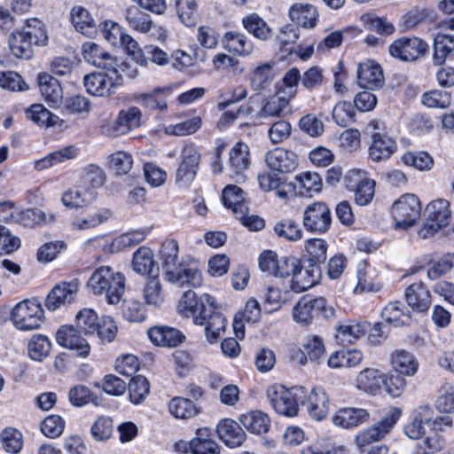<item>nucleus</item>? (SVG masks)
Instances as JSON below:
<instances>
[{"mask_svg":"<svg viewBox=\"0 0 454 454\" xmlns=\"http://www.w3.org/2000/svg\"><path fill=\"white\" fill-rule=\"evenodd\" d=\"M177 309L183 317H192L195 325H205V336L209 343H215L225 332L226 318L217 310L215 299L208 294L197 296L192 290L184 292Z\"/></svg>","mask_w":454,"mask_h":454,"instance_id":"1","label":"nucleus"},{"mask_svg":"<svg viewBox=\"0 0 454 454\" xmlns=\"http://www.w3.org/2000/svg\"><path fill=\"white\" fill-rule=\"evenodd\" d=\"M87 286L93 294H105L108 304H117L125 291V277L109 266H100L93 271Z\"/></svg>","mask_w":454,"mask_h":454,"instance_id":"2","label":"nucleus"},{"mask_svg":"<svg viewBox=\"0 0 454 454\" xmlns=\"http://www.w3.org/2000/svg\"><path fill=\"white\" fill-rule=\"evenodd\" d=\"M127 65L121 63L119 68H116V73L112 75L93 72L86 74L83 78V85L86 91L97 97L110 96L114 92V89L123 84V74L134 78L137 76V70L134 69L130 73L126 72Z\"/></svg>","mask_w":454,"mask_h":454,"instance_id":"3","label":"nucleus"},{"mask_svg":"<svg viewBox=\"0 0 454 454\" xmlns=\"http://www.w3.org/2000/svg\"><path fill=\"white\" fill-rule=\"evenodd\" d=\"M335 309L327 304L323 297L303 295L293 309L294 320L301 325H309L320 317L328 319L334 317Z\"/></svg>","mask_w":454,"mask_h":454,"instance_id":"4","label":"nucleus"},{"mask_svg":"<svg viewBox=\"0 0 454 454\" xmlns=\"http://www.w3.org/2000/svg\"><path fill=\"white\" fill-rule=\"evenodd\" d=\"M385 129V123L380 120H372L366 126V131L372 140L368 156L374 162L388 160L397 149L395 140L388 136Z\"/></svg>","mask_w":454,"mask_h":454,"instance_id":"5","label":"nucleus"},{"mask_svg":"<svg viewBox=\"0 0 454 454\" xmlns=\"http://www.w3.org/2000/svg\"><path fill=\"white\" fill-rule=\"evenodd\" d=\"M43 319V309L36 301H22L12 311V321L21 331L39 328Z\"/></svg>","mask_w":454,"mask_h":454,"instance_id":"6","label":"nucleus"},{"mask_svg":"<svg viewBox=\"0 0 454 454\" xmlns=\"http://www.w3.org/2000/svg\"><path fill=\"white\" fill-rule=\"evenodd\" d=\"M426 211L427 214L426 223L419 231L422 239H428L447 226L451 216L450 202L442 199L430 202Z\"/></svg>","mask_w":454,"mask_h":454,"instance_id":"7","label":"nucleus"},{"mask_svg":"<svg viewBox=\"0 0 454 454\" xmlns=\"http://www.w3.org/2000/svg\"><path fill=\"white\" fill-rule=\"evenodd\" d=\"M301 388L287 389L282 385L270 386L266 396L274 411L280 415L294 417L298 414L299 406L296 395Z\"/></svg>","mask_w":454,"mask_h":454,"instance_id":"8","label":"nucleus"},{"mask_svg":"<svg viewBox=\"0 0 454 454\" xmlns=\"http://www.w3.org/2000/svg\"><path fill=\"white\" fill-rule=\"evenodd\" d=\"M421 214L419 198L412 193L401 196L392 207V216L395 226L407 229L415 224Z\"/></svg>","mask_w":454,"mask_h":454,"instance_id":"9","label":"nucleus"},{"mask_svg":"<svg viewBox=\"0 0 454 454\" xmlns=\"http://www.w3.org/2000/svg\"><path fill=\"white\" fill-rule=\"evenodd\" d=\"M300 262V260L294 256L278 257L272 251H265L259 257L260 269L277 278L292 277Z\"/></svg>","mask_w":454,"mask_h":454,"instance_id":"10","label":"nucleus"},{"mask_svg":"<svg viewBox=\"0 0 454 454\" xmlns=\"http://www.w3.org/2000/svg\"><path fill=\"white\" fill-rule=\"evenodd\" d=\"M302 224L309 232L324 234L330 230L332 214L329 207L321 201L308 205L302 215Z\"/></svg>","mask_w":454,"mask_h":454,"instance_id":"11","label":"nucleus"},{"mask_svg":"<svg viewBox=\"0 0 454 454\" xmlns=\"http://www.w3.org/2000/svg\"><path fill=\"white\" fill-rule=\"evenodd\" d=\"M401 416V411L392 408L379 422L363 430L356 436V443L362 448L381 440L395 425Z\"/></svg>","mask_w":454,"mask_h":454,"instance_id":"12","label":"nucleus"},{"mask_svg":"<svg viewBox=\"0 0 454 454\" xmlns=\"http://www.w3.org/2000/svg\"><path fill=\"white\" fill-rule=\"evenodd\" d=\"M164 278L179 287H199L203 282L202 272L198 262H184L176 270L165 272Z\"/></svg>","mask_w":454,"mask_h":454,"instance_id":"13","label":"nucleus"},{"mask_svg":"<svg viewBox=\"0 0 454 454\" xmlns=\"http://www.w3.org/2000/svg\"><path fill=\"white\" fill-rule=\"evenodd\" d=\"M427 49V43L418 37H402L390 44L389 53L402 61H414L423 56Z\"/></svg>","mask_w":454,"mask_h":454,"instance_id":"14","label":"nucleus"},{"mask_svg":"<svg viewBox=\"0 0 454 454\" xmlns=\"http://www.w3.org/2000/svg\"><path fill=\"white\" fill-rule=\"evenodd\" d=\"M250 166L249 147L243 142H238L229 153L228 168L230 177L236 183L246 181V171Z\"/></svg>","mask_w":454,"mask_h":454,"instance_id":"15","label":"nucleus"},{"mask_svg":"<svg viewBox=\"0 0 454 454\" xmlns=\"http://www.w3.org/2000/svg\"><path fill=\"white\" fill-rule=\"evenodd\" d=\"M200 155L192 145H185L181 153V163L176 170V182L188 186L193 181L199 167Z\"/></svg>","mask_w":454,"mask_h":454,"instance_id":"16","label":"nucleus"},{"mask_svg":"<svg viewBox=\"0 0 454 454\" xmlns=\"http://www.w3.org/2000/svg\"><path fill=\"white\" fill-rule=\"evenodd\" d=\"M0 209L5 212L4 215H0V218L4 221H9L14 218L12 206L9 203L0 205ZM54 215H51L49 219L46 214L39 208H27L18 212L15 216V221L25 227H35L42 223H49L54 222Z\"/></svg>","mask_w":454,"mask_h":454,"instance_id":"17","label":"nucleus"},{"mask_svg":"<svg viewBox=\"0 0 454 454\" xmlns=\"http://www.w3.org/2000/svg\"><path fill=\"white\" fill-rule=\"evenodd\" d=\"M76 326L62 325L56 333V340L60 346L76 351L77 356L86 357L90 352L87 340Z\"/></svg>","mask_w":454,"mask_h":454,"instance_id":"18","label":"nucleus"},{"mask_svg":"<svg viewBox=\"0 0 454 454\" xmlns=\"http://www.w3.org/2000/svg\"><path fill=\"white\" fill-rule=\"evenodd\" d=\"M82 56L89 64L116 73L119 68L117 60L100 45L93 42H86L82 46Z\"/></svg>","mask_w":454,"mask_h":454,"instance_id":"19","label":"nucleus"},{"mask_svg":"<svg viewBox=\"0 0 454 454\" xmlns=\"http://www.w3.org/2000/svg\"><path fill=\"white\" fill-rule=\"evenodd\" d=\"M79 285L77 280L71 282H61L55 286L45 300V307L50 310H56L60 306L73 302L78 292Z\"/></svg>","mask_w":454,"mask_h":454,"instance_id":"20","label":"nucleus"},{"mask_svg":"<svg viewBox=\"0 0 454 454\" xmlns=\"http://www.w3.org/2000/svg\"><path fill=\"white\" fill-rule=\"evenodd\" d=\"M409 307L417 313H426L432 305V295L428 287L418 281L408 286L404 292Z\"/></svg>","mask_w":454,"mask_h":454,"instance_id":"21","label":"nucleus"},{"mask_svg":"<svg viewBox=\"0 0 454 454\" xmlns=\"http://www.w3.org/2000/svg\"><path fill=\"white\" fill-rule=\"evenodd\" d=\"M267 166L278 173H290L298 167L297 155L290 150L282 147H277L265 155Z\"/></svg>","mask_w":454,"mask_h":454,"instance_id":"22","label":"nucleus"},{"mask_svg":"<svg viewBox=\"0 0 454 454\" xmlns=\"http://www.w3.org/2000/svg\"><path fill=\"white\" fill-rule=\"evenodd\" d=\"M279 93L280 90L262 99L260 109L256 114L258 119L280 118L290 112L289 104L291 100L286 96H280Z\"/></svg>","mask_w":454,"mask_h":454,"instance_id":"23","label":"nucleus"},{"mask_svg":"<svg viewBox=\"0 0 454 454\" xmlns=\"http://www.w3.org/2000/svg\"><path fill=\"white\" fill-rule=\"evenodd\" d=\"M322 271L318 265L309 264L303 268L300 263L293 274L290 288L294 293H301L317 285L321 278Z\"/></svg>","mask_w":454,"mask_h":454,"instance_id":"24","label":"nucleus"},{"mask_svg":"<svg viewBox=\"0 0 454 454\" xmlns=\"http://www.w3.org/2000/svg\"><path fill=\"white\" fill-rule=\"evenodd\" d=\"M357 83L366 90L381 88L384 76L380 66L372 60L360 63L357 67Z\"/></svg>","mask_w":454,"mask_h":454,"instance_id":"25","label":"nucleus"},{"mask_svg":"<svg viewBox=\"0 0 454 454\" xmlns=\"http://www.w3.org/2000/svg\"><path fill=\"white\" fill-rule=\"evenodd\" d=\"M216 432L223 442L230 448L239 447L247 437L242 427L231 419H222L216 427Z\"/></svg>","mask_w":454,"mask_h":454,"instance_id":"26","label":"nucleus"},{"mask_svg":"<svg viewBox=\"0 0 454 454\" xmlns=\"http://www.w3.org/2000/svg\"><path fill=\"white\" fill-rule=\"evenodd\" d=\"M370 413L362 408L346 407L339 409L333 417L335 426L342 428H352L369 420Z\"/></svg>","mask_w":454,"mask_h":454,"instance_id":"27","label":"nucleus"},{"mask_svg":"<svg viewBox=\"0 0 454 454\" xmlns=\"http://www.w3.org/2000/svg\"><path fill=\"white\" fill-rule=\"evenodd\" d=\"M147 335L150 340L162 347L175 348L183 342L184 335L177 329L169 326H153Z\"/></svg>","mask_w":454,"mask_h":454,"instance_id":"28","label":"nucleus"},{"mask_svg":"<svg viewBox=\"0 0 454 454\" xmlns=\"http://www.w3.org/2000/svg\"><path fill=\"white\" fill-rule=\"evenodd\" d=\"M38 85L41 94L48 105L51 107H58L63 98V91L59 82L49 74H40Z\"/></svg>","mask_w":454,"mask_h":454,"instance_id":"29","label":"nucleus"},{"mask_svg":"<svg viewBox=\"0 0 454 454\" xmlns=\"http://www.w3.org/2000/svg\"><path fill=\"white\" fill-rule=\"evenodd\" d=\"M223 205L231 208L236 217H244L248 213V206L244 191L233 184L227 185L223 191Z\"/></svg>","mask_w":454,"mask_h":454,"instance_id":"30","label":"nucleus"},{"mask_svg":"<svg viewBox=\"0 0 454 454\" xmlns=\"http://www.w3.org/2000/svg\"><path fill=\"white\" fill-rule=\"evenodd\" d=\"M311 418L319 421L324 419L329 411V398L321 387L313 388L303 403Z\"/></svg>","mask_w":454,"mask_h":454,"instance_id":"31","label":"nucleus"},{"mask_svg":"<svg viewBox=\"0 0 454 454\" xmlns=\"http://www.w3.org/2000/svg\"><path fill=\"white\" fill-rule=\"evenodd\" d=\"M289 17L297 27L311 28L317 22L318 13L312 4L296 3L290 7Z\"/></svg>","mask_w":454,"mask_h":454,"instance_id":"32","label":"nucleus"},{"mask_svg":"<svg viewBox=\"0 0 454 454\" xmlns=\"http://www.w3.org/2000/svg\"><path fill=\"white\" fill-rule=\"evenodd\" d=\"M71 22L76 31L88 37L98 34V25L87 9L82 6H74L70 13Z\"/></svg>","mask_w":454,"mask_h":454,"instance_id":"33","label":"nucleus"},{"mask_svg":"<svg viewBox=\"0 0 454 454\" xmlns=\"http://www.w3.org/2000/svg\"><path fill=\"white\" fill-rule=\"evenodd\" d=\"M381 316L387 323L395 327L408 325L411 322V312L399 301L386 305Z\"/></svg>","mask_w":454,"mask_h":454,"instance_id":"34","label":"nucleus"},{"mask_svg":"<svg viewBox=\"0 0 454 454\" xmlns=\"http://www.w3.org/2000/svg\"><path fill=\"white\" fill-rule=\"evenodd\" d=\"M383 382L384 373L375 368H365L356 379L357 388L371 395L378 394Z\"/></svg>","mask_w":454,"mask_h":454,"instance_id":"35","label":"nucleus"},{"mask_svg":"<svg viewBox=\"0 0 454 454\" xmlns=\"http://www.w3.org/2000/svg\"><path fill=\"white\" fill-rule=\"evenodd\" d=\"M223 46L230 52L248 56L254 50L253 43L242 33L228 31L222 39Z\"/></svg>","mask_w":454,"mask_h":454,"instance_id":"36","label":"nucleus"},{"mask_svg":"<svg viewBox=\"0 0 454 454\" xmlns=\"http://www.w3.org/2000/svg\"><path fill=\"white\" fill-rule=\"evenodd\" d=\"M97 192L86 189L81 184L65 192L62 195V202L68 207H82L91 203L97 197Z\"/></svg>","mask_w":454,"mask_h":454,"instance_id":"37","label":"nucleus"},{"mask_svg":"<svg viewBox=\"0 0 454 454\" xmlns=\"http://www.w3.org/2000/svg\"><path fill=\"white\" fill-rule=\"evenodd\" d=\"M141 112L132 106L127 110L120 111L118 118L113 125L112 136H119L129 132L130 129L140 126Z\"/></svg>","mask_w":454,"mask_h":454,"instance_id":"38","label":"nucleus"},{"mask_svg":"<svg viewBox=\"0 0 454 454\" xmlns=\"http://www.w3.org/2000/svg\"><path fill=\"white\" fill-rule=\"evenodd\" d=\"M242 25L249 34L258 40L267 41L273 35L272 28L255 12L243 17Z\"/></svg>","mask_w":454,"mask_h":454,"instance_id":"39","label":"nucleus"},{"mask_svg":"<svg viewBox=\"0 0 454 454\" xmlns=\"http://www.w3.org/2000/svg\"><path fill=\"white\" fill-rule=\"evenodd\" d=\"M294 188L298 190L301 196L312 197L318 193L323 187L322 178L316 172H303L294 178Z\"/></svg>","mask_w":454,"mask_h":454,"instance_id":"40","label":"nucleus"},{"mask_svg":"<svg viewBox=\"0 0 454 454\" xmlns=\"http://www.w3.org/2000/svg\"><path fill=\"white\" fill-rule=\"evenodd\" d=\"M239 422L247 430L255 434L267 433L270 425L268 415L260 411H252L241 415Z\"/></svg>","mask_w":454,"mask_h":454,"instance_id":"41","label":"nucleus"},{"mask_svg":"<svg viewBox=\"0 0 454 454\" xmlns=\"http://www.w3.org/2000/svg\"><path fill=\"white\" fill-rule=\"evenodd\" d=\"M366 323H348L337 326L335 338L341 345H348L355 342L363 337L368 331Z\"/></svg>","mask_w":454,"mask_h":454,"instance_id":"42","label":"nucleus"},{"mask_svg":"<svg viewBox=\"0 0 454 454\" xmlns=\"http://www.w3.org/2000/svg\"><path fill=\"white\" fill-rule=\"evenodd\" d=\"M391 364L395 372L402 375L412 376L419 367V363L415 356L406 350H396L392 354Z\"/></svg>","mask_w":454,"mask_h":454,"instance_id":"43","label":"nucleus"},{"mask_svg":"<svg viewBox=\"0 0 454 454\" xmlns=\"http://www.w3.org/2000/svg\"><path fill=\"white\" fill-rule=\"evenodd\" d=\"M32 45L43 46L48 42L44 24L37 19H28L25 25L18 28Z\"/></svg>","mask_w":454,"mask_h":454,"instance_id":"44","label":"nucleus"},{"mask_svg":"<svg viewBox=\"0 0 454 454\" xmlns=\"http://www.w3.org/2000/svg\"><path fill=\"white\" fill-rule=\"evenodd\" d=\"M179 247L175 239H167L161 244L160 251V259L161 266L165 272L176 270L184 262L178 260Z\"/></svg>","mask_w":454,"mask_h":454,"instance_id":"45","label":"nucleus"},{"mask_svg":"<svg viewBox=\"0 0 454 454\" xmlns=\"http://www.w3.org/2000/svg\"><path fill=\"white\" fill-rule=\"evenodd\" d=\"M8 45L11 52L18 59H29L33 56L32 43L18 28L10 34Z\"/></svg>","mask_w":454,"mask_h":454,"instance_id":"46","label":"nucleus"},{"mask_svg":"<svg viewBox=\"0 0 454 454\" xmlns=\"http://www.w3.org/2000/svg\"><path fill=\"white\" fill-rule=\"evenodd\" d=\"M454 51V35L439 33L434 40L433 61L434 65H442L448 55Z\"/></svg>","mask_w":454,"mask_h":454,"instance_id":"47","label":"nucleus"},{"mask_svg":"<svg viewBox=\"0 0 454 454\" xmlns=\"http://www.w3.org/2000/svg\"><path fill=\"white\" fill-rule=\"evenodd\" d=\"M143 297L147 305L158 308L164 302V294L158 276L150 277L143 289Z\"/></svg>","mask_w":454,"mask_h":454,"instance_id":"48","label":"nucleus"},{"mask_svg":"<svg viewBox=\"0 0 454 454\" xmlns=\"http://www.w3.org/2000/svg\"><path fill=\"white\" fill-rule=\"evenodd\" d=\"M129 390V399L135 404L142 403L150 393L149 380L142 376L137 375L132 377L127 386Z\"/></svg>","mask_w":454,"mask_h":454,"instance_id":"49","label":"nucleus"},{"mask_svg":"<svg viewBox=\"0 0 454 454\" xmlns=\"http://www.w3.org/2000/svg\"><path fill=\"white\" fill-rule=\"evenodd\" d=\"M168 411L175 418L183 419L192 418L200 412L192 401L180 396L170 400Z\"/></svg>","mask_w":454,"mask_h":454,"instance_id":"50","label":"nucleus"},{"mask_svg":"<svg viewBox=\"0 0 454 454\" xmlns=\"http://www.w3.org/2000/svg\"><path fill=\"white\" fill-rule=\"evenodd\" d=\"M100 318L91 309H81L75 317L76 327L86 336L95 334Z\"/></svg>","mask_w":454,"mask_h":454,"instance_id":"51","label":"nucleus"},{"mask_svg":"<svg viewBox=\"0 0 454 454\" xmlns=\"http://www.w3.org/2000/svg\"><path fill=\"white\" fill-rule=\"evenodd\" d=\"M154 265L153 253L146 247H140L133 254L132 268L140 274H149Z\"/></svg>","mask_w":454,"mask_h":454,"instance_id":"52","label":"nucleus"},{"mask_svg":"<svg viewBox=\"0 0 454 454\" xmlns=\"http://www.w3.org/2000/svg\"><path fill=\"white\" fill-rule=\"evenodd\" d=\"M274 77L273 67L270 63H263L254 68L251 75V86L255 91L265 90Z\"/></svg>","mask_w":454,"mask_h":454,"instance_id":"53","label":"nucleus"},{"mask_svg":"<svg viewBox=\"0 0 454 454\" xmlns=\"http://www.w3.org/2000/svg\"><path fill=\"white\" fill-rule=\"evenodd\" d=\"M27 118L31 120L38 126L51 127L59 121V117L52 114L41 104H35L26 111Z\"/></svg>","mask_w":454,"mask_h":454,"instance_id":"54","label":"nucleus"},{"mask_svg":"<svg viewBox=\"0 0 454 454\" xmlns=\"http://www.w3.org/2000/svg\"><path fill=\"white\" fill-rule=\"evenodd\" d=\"M125 17L129 25L137 31L147 33L151 29L153 23L150 15L137 6L128 8Z\"/></svg>","mask_w":454,"mask_h":454,"instance_id":"55","label":"nucleus"},{"mask_svg":"<svg viewBox=\"0 0 454 454\" xmlns=\"http://www.w3.org/2000/svg\"><path fill=\"white\" fill-rule=\"evenodd\" d=\"M179 20L187 27L195 26L198 20L197 4L195 0H175Z\"/></svg>","mask_w":454,"mask_h":454,"instance_id":"56","label":"nucleus"},{"mask_svg":"<svg viewBox=\"0 0 454 454\" xmlns=\"http://www.w3.org/2000/svg\"><path fill=\"white\" fill-rule=\"evenodd\" d=\"M325 348L323 339L317 335H309L304 339L301 353L305 360L312 362L319 360L325 354Z\"/></svg>","mask_w":454,"mask_h":454,"instance_id":"57","label":"nucleus"},{"mask_svg":"<svg viewBox=\"0 0 454 454\" xmlns=\"http://www.w3.org/2000/svg\"><path fill=\"white\" fill-rule=\"evenodd\" d=\"M274 231L278 237L288 241H297L302 238V230L293 219H285L274 225Z\"/></svg>","mask_w":454,"mask_h":454,"instance_id":"58","label":"nucleus"},{"mask_svg":"<svg viewBox=\"0 0 454 454\" xmlns=\"http://www.w3.org/2000/svg\"><path fill=\"white\" fill-rule=\"evenodd\" d=\"M328 245L322 239H309L305 243V249L309 255V262L310 264L318 265L325 262L327 257Z\"/></svg>","mask_w":454,"mask_h":454,"instance_id":"59","label":"nucleus"},{"mask_svg":"<svg viewBox=\"0 0 454 454\" xmlns=\"http://www.w3.org/2000/svg\"><path fill=\"white\" fill-rule=\"evenodd\" d=\"M51 344L43 335H34L28 342L27 351L29 356L35 361H42L51 350Z\"/></svg>","mask_w":454,"mask_h":454,"instance_id":"60","label":"nucleus"},{"mask_svg":"<svg viewBox=\"0 0 454 454\" xmlns=\"http://www.w3.org/2000/svg\"><path fill=\"white\" fill-rule=\"evenodd\" d=\"M105 178L104 171L98 166L91 164L84 168L80 184L86 189H92L96 192L104 184Z\"/></svg>","mask_w":454,"mask_h":454,"instance_id":"61","label":"nucleus"},{"mask_svg":"<svg viewBox=\"0 0 454 454\" xmlns=\"http://www.w3.org/2000/svg\"><path fill=\"white\" fill-rule=\"evenodd\" d=\"M355 109L350 102L338 103L333 109L332 116L340 127H347L355 121Z\"/></svg>","mask_w":454,"mask_h":454,"instance_id":"62","label":"nucleus"},{"mask_svg":"<svg viewBox=\"0 0 454 454\" xmlns=\"http://www.w3.org/2000/svg\"><path fill=\"white\" fill-rule=\"evenodd\" d=\"M114 432L113 419L108 416L98 417L90 427V434L96 441L108 440Z\"/></svg>","mask_w":454,"mask_h":454,"instance_id":"63","label":"nucleus"},{"mask_svg":"<svg viewBox=\"0 0 454 454\" xmlns=\"http://www.w3.org/2000/svg\"><path fill=\"white\" fill-rule=\"evenodd\" d=\"M435 407L440 412H454V386L449 383L443 384L439 389V396L435 402Z\"/></svg>","mask_w":454,"mask_h":454,"instance_id":"64","label":"nucleus"}]
</instances>
